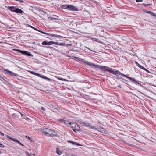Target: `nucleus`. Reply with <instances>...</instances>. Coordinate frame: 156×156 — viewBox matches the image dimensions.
Instances as JSON below:
<instances>
[{
  "label": "nucleus",
  "instance_id": "1",
  "mask_svg": "<svg viewBox=\"0 0 156 156\" xmlns=\"http://www.w3.org/2000/svg\"><path fill=\"white\" fill-rule=\"evenodd\" d=\"M84 63L89 66H94L95 68H98L101 70H104L105 71H107L110 73L116 75L117 77H115V78H117L123 80V79L122 78V76H123L129 79L133 83L138 84L142 86V85L138 83L139 81H137L134 79L127 76L126 75L122 74L118 70L115 69H113L111 68L105 66H101L95 65L91 62H84Z\"/></svg>",
  "mask_w": 156,
  "mask_h": 156
},
{
  "label": "nucleus",
  "instance_id": "2",
  "mask_svg": "<svg viewBox=\"0 0 156 156\" xmlns=\"http://www.w3.org/2000/svg\"><path fill=\"white\" fill-rule=\"evenodd\" d=\"M43 132L47 136H55L56 133L53 130L47 128L44 129Z\"/></svg>",
  "mask_w": 156,
  "mask_h": 156
},
{
  "label": "nucleus",
  "instance_id": "3",
  "mask_svg": "<svg viewBox=\"0 0 156 156\" xmlns=\"http://www.w3.org/2000/svg\"><path fill=\"white\" fill-rule=\"evenodd\" d=\"M8 9L11 11L17 13L22 14L24 13L23 11L15 6H8Z\"/></svg>",
  "mask_w": 156,
  "mask_h": 156
},
{
  "label": "nucleus",
  "instance_id": "4",
  "mask_svg": "<svg viewBox=\"0 0 156 156\" xmlns=\"http://www.w3.org/2000/svg\"><path fill=\"white\" fill-rule=\"evenodd\" d=\"M0 70L2 71L3 73H6L7 74L12 76H18L17 74L7 69H3L2 70L0 69Z\"/></svg>",
  "mask_w": 156,
  "mask_h": 156
},
{
  "label": "nucleus",
  "instance_id": "5",
  "mask_svg": "<svg viewBox=\"0 0 156 156\" xmlns=\"http://www.w3.org/2000/svg\"><path fill=\"white\" fill-rule=\"evenodd\" d=\"M13 50L15 51H16L18 52L21 53V54L26 55L28 56H33V55H32L30 52H28L26 51H22L20 49H14Z\"/></svg>",
  "mask_w": 156,
  "mask_h": 156
},
{
  "label": "nucleus",
  "instance_id": "6",
  "mask_svg": "<svg viewBox=\"0 0 156 156\" xmlns=\"http://www.w3.org/2000/svg\"><path fill=\"white\" fill-rule=\"evenodd\" d=\"M44 34L48 35L49 37H52L56 38H66L65 37L61 36L60 35L52 34H49L48 33H44Z\"/></svg>",
  "mask_w": 156,
  "mask_h": 156
},
{
  "label": "nucleus",
  "instance_id": "7",
  "mask_svg": "<svg viewBox=\"0 0 156 156\" xmlns=\"http://www.w3.org/2000/svg\"><path fill=\"white\" fill-rule=\"evenodd\" d=\"M34 75H35L37 76L40 77L44 79H45L47 80H48L49 81H51V80H52L51 79H50V78L44 76V75H41L40 74L38 73H35Z\"/></svg>",
  "mask_w": 156,
  "mask_h": 156
},
{
  "label": "nucleus",
  "instance_id": "8",
  "mask_svg": "<svg viewBox=\"0 0 156 156\" xmlns=\"http://www.w3.org/2000/svg\"><path fill=\"white\" fill-rule=\"evenodd\" d=\"M68 10H71L72 11H78L79 10L78 8L73 5H69L68 7Z\"/></svg>",
  "mask_w": 156,
  "mask_h": 156
},
{
  "label": "nucleus",
  "instance_id": "9",
  "mask_svg": "<svg viewBox=\"0 0 156 156\" xmlns=\"http://www.w3.org/2000/svg\"><path fill=\"white\" fill-rule=\"evenodd\" d=\"M84 126H85L86 127H88L90 129H96V128L94 126H92L91 125H90V124L86 122L85 121L83 124Z\"/></svg>",
  "mask_w": 156,
  "mask_h": 156
},
{
  "label": "nucleus",
  "instance_id": "10",
  "mask_svg": "<svg viewBox=\"0 0 156 156\" xmlns=\"http://www.w3.org/2000/svg\"><path fill=\"white\" fill-rule=\"evenodd\" d=\"M73 130L75 133L80 131V128L79 126L77 124L75 127L73 129Z\"/></svg>",
  "mask_w": 156,
  "mask_h": 156
},
{
  "label": "nucleus",
  "instance_id": "11",
  "mask_svg": "<svg viewBox=\"0 0 156 156\" xmlns=\"http://www.w3.org/2000/svg\"><path fill=\"white\" fill-rule=\"evenodd\" d=\"M74 58L76 59V60H78V61H79L82 62H83V63L84 64L86 65H87V64H85V63H84V62H88V61H83V59H82V58H80L79 57H74Z\"/></svg>",
  "mask_w": 156,
  "mask_h": 156
},
{
  "label": "nucleus",
  "instance_id": "12",
  "mask_svg": "<svg viewBox=\"0 0 156 156\" xmlns=\"http://www.w3.org/2000/svg\"><path fill=\"white\" fill-rule=\"evenodd\" d=\"M6 137L7 138L9 139L12 141H14L16 143H17V141L18 140L16 139L12 138L11 137L9 136L8 135H6Z\"/></svg>",
  "mask_w": 156,
  "mask_h": 156
},
{
  "label": "nucleus",
  "instance_id": "13",
  "mask_svg": "<svg viewBox=\"0 0 156 156\" xmlns=\"http://www.w3.org/2000/svg\"><path fill=\"white\" fill-rule=\"evenodd\" d=\"M76 124H77L74 122H71V123L70 125V126L71 127L72 129L75 127Z\"/></svg>",
  "mask_w": 156,
  "mask_h": 156
},
{
  "label": "nucleus",
  "instance_id": "14",
  "mask_svg": "<svg viewBox=\"0 0 156 156\" xmlns=\"http://www.w3.org/2000/svg\"><path fill=\"white\" fill-rule=\"evenodd\" d=\"M69 6V5L68 4L64 5L61 6V7L62 9H68Z\"/></svg>",
  "mask_w": 156,
  "mask_h": 156
},
{
  "label": "nucleus",
  "instance_id": "15",
  "mask_svg": "<svg viewBox=\"0 0 156 156\" xmlns=\"http://www.w3.org/2000/svg\"><path fill=\"white\" fill-rule=\"evenodd\" d=\"M56 151L57 154L59 155H60L62 153V152L60 150L59 148L58 147L56 148Z\"/></svg>",
  "mask_w": 156,
  "mask_h": 156
},
{
  "label": "nucleus",
  "instance_id": "16",
  "mask_svg": "<svg viewBox=\"0 0 156 156\" xmlns=\"http://www.w3.org/2000/svg\"><path fill=\"white\" fill-rule=\"evenodd\" d=\"M146 13H149L151 15L153 16L154 15V14L151 11H147V10H145L144 11Z\"/></svg>",
  "mask_w": 156,
  "mask_h": 156
},
{
  "label": "nucleus",
  "instance_id": "17",
  "mask_svg": "<svg viewBox=\"0 0 156 156\" xmlns=\"http://www.w3.org/2000/svg\"><path fill=\"white\" fill-rule=\"evenodd\" d=\"M135 63L136 65L141 69H144V67L140 65L136 61Z\"/></svg>",
  "mask_w": 156,
  "mask_h": 156
},
{
  "label": "nucleus",
  "instance_id": "18",
  "mask_svg": "<svg viewBox=\"0 0 156 156\" xmlns=\"http://www.w3.org/2000/svg\"><path fill=\"white\" fill-rule=\"evenodd\" d=\"M65 122H64V123L66 125H67L68 126H69L68 125H70L71 123V122H69V121L68 120H65Z\"/></svg>",
  "mask_w": 156,
  "mask_h": 156
},
{
  "label": "nucleus",
  "instance_id": "19",
  "mask_svg": "<svg viewBox=\"0 0 156 156\" xmlns=\"http://www.w3.org/2000/svg\"><path fill=\"white\" fill-rule=\"evenodd\" d=\"M94 41L96 42L99 43L101 44H103V43L100 40L98 39L95 38L94 39Z\"/></svg>",
  "mask_w": 156,
  "mask_h": 156
},
{
  "label": "nucleus",
  "instance_id": "20",
  "mask_svg": "<svg viewBox=\"0 0 156 156\" xmlns=\"http://www.w3.org/2000/svg\"><path fill=\"white\" fill-rule=\"evenodd\" d=\"M28 26L30 27H31V28H32L34 29V30H36L37 31H38V30L37 29V28H35L34 27L30 25H29L28 24Z\"/></svg>",
  "mask_w": 156,
  "mask_h": 156
},
{
  "label": "nucleus",
  "instance_id": "21",
  "mask_svg": "<svg viewBox=\"0 0 156 156\" xmlns=\"http://www.w3.org/2000/svg\"><path fill=\"white\" fill-rule=\"evenodd\" d=\"M85 121L82 120H80L78 121V122L81 125L83 124Z\"/></svg>",
  "mask_w": 156,
  "mask_h": 156
},
{
  "label": "nucleus",
  "instance_id": "22",
  "mask_svg": "<svg viewBox=\"0 0 156 156\" xmlns=\"http://www.w3.org/2000/svg\"><path fill=\"white\" fill-rule=\"evenodd\" d=\"M67 142L70 143L72 144L73 145H75L76 144V142H74L72 141L71 140H68L67 141Z\"/></svg>",
  "mask_w": 156,
  "mask_h": 156
},
{
  "label": "nucleus",
  "instance_id": "23",
  "mask_svg": "<svg viewBox=\"0 0 156 156\" xmlns=\"http://www.w3.org/2000/svg\"><path fill=\"white\" fill-rule=\"evenodd\" d=\"M42 44L43 45H48V42L46 41H44L42 42Z\"/></svg>",
  "mask_w": 156,
  "mask_h": 156
},
{
  "label": "nucleus",
  "instance_id": "24",
  "mask_svg": "<svg viewBox=\"0 0 156 156\" xmlns=\"http://www.w3.org/2000/svg\"><path fill=\"white\" fill-rule=\"evenodd\" d=\"M59 44V45L63 46H66V44H65V43H60Z\"/></svg>",
  "mask_w": 156,
  "mask_h": 156
},
{
  "label": "nucleus",
  "instance_id": "25",
  "mask_svg": "<svg viewBox=\"0 0 156 156\" xmlns=\"http://www.w3.org/2000/svg\"><path fill=\"white\" fill-rule=\"evenodd\" d=\"M0 78L3 80L4 81H5V78L3 76H2L0 75Z\"/></svg>",
  "mask_w": 156,
  "mask_h": 156
},
{
  "label": "nucleus",
  "instance_id": "26",
  "mask_svg": "<svg viewBox=\"0 0 156 156\" xmlns=\"http://www.w3.org/2000/svg\"><path fill=\"white\" fill-rule=\"evenodd\" d=\"M48 45H51L54 44L53 41H49L48 42Z\"/></svg>",
  "mask_w": 156,
  "mask_h": 156
},
{
  "label": "nucleus",
  "instance_id": "27",
  "mask_svg": "<svg viewBox=\"0 0 156 156\" xmlns=\"http://www.w3.org/2000/svg\"><path fill=\"white\" fill-rule=\"evenodd\" d=\"M143 5L145 6H151V4H143Z\"/></svg>",
  "mask_w": 156,
  "mask_h": 156
},
{
  "label": "nucleus",
  "instance_id": "28",
  "mask_svg": "<svg viewBox=\"0 0 156 156\" xmlns=\"http://www.w3.org/2000/svg\"><path fill=\"white\" fill-rule=\"evenodd\" d=\"M59 121L62 123H64V122H65V120L63 119H60Z\"/></svg>",
  "mask_w": 156,
  "mask_h": 156
},
{
  "label": "nucleus",
  "instance_id": "29",
  "mask_svg": "<svg viewBox=\"0 0 156 156\" xmlns=\"http://www.w3.org/2000/svg\"><path fill=\"white\" fill-rule=\"evenodd\" d=\"M26 137L28 139H29V140L32 141V138H31L29 136H26Z\"/></svg>",
  "mask_w": 156,
  "mask_h": 156
},
{
  "label": "nucleus",
  "instance_id": "30",
  "mask_svg": "<svg viewBox=\"0 0 156 156\" xmlns=\"http://www.w3.org/2000/svg\"><path fill=\"white\" fill-rule=\"evenodd\" d=\"M58 79L60 80H62V81H65V79H64L62 78H58Z\"/></svg>",
  "mask_w": 156,
  "mask_h": 156
},
{
  "label": "nucleus",
  "instance_id": "31",
  "mask_svg": "<svg viewBox=\"0 0 156 156\" xmlns=\"http://www.w3.org/2000/svg\"><path fill=\"white\" fill-rule=\"evenodd\" d=\"M144 69L146 71H147V73H150V71L149 70L147 69H146V68H144V69Z\"/></svg>",
  "mask_w": 156,
  "mask_h": 156
},
{
  "label": "nucleus",
  "instance_id": "32",
  "mask_svg": "<svg viewBox=\"0 0 156 156\" xmlns=\"http://www.w3.org/2000/svg\"><path fill=\"white\" fill-rule=\"evenodd\" d=\"M51 18L52 19V20H58V19L57 18H54V17H51Z\"/></svg>",
  "mask_w": 156,
  "mask_h": 156
},
{
  "label": "nucleus",
  "instance_id": "33",
  "mask_svg": "<svg viewBox=\"0 0 156 156\" xmlns=\"http://www.w3.org/2000/svg\"><path fill=\"white\" fill-rule=\"evenodd\" d=\"M4 145L0 143V147H4Z\"/></svg>",
  "mask_w": 156,
  "mask_h": 156
},
{
  "label": "nucleus",
  "instance_id": "34",
  "mask_svg": "<svg viewBox=\"0 0 156 156\" xmlns=\"http://www.w3.org/2000/svg\"><path fill=\"white\" fill-rule=\"evenodd\" d=\"M54 44H55V45H59V43H58V42H54Z\"/></svg>",
  "mask_w": 156,
  "mask_h": 156
},
{
  "label": "nucleus",
  "instance_id": "35",
  "mask_svg": "<svg viewBox=\"0 0 156 156\" xmlns=\"http://www.w3.org/2000/svg\"><path fill=\"white\" fill-rule=\"evenodd\" d=\"M136 2H142L143 0H136Z\"/></svg>",
  "mask_w": 156,
  "mask_h": 156
},
{
  "label": "nucleus",
  "instance_id": "36",
  "mask_svg": "<svg viewBox=\"0 0 156 156\" xmlns=\"http://www.w3.org/2000/svg\"><path fill=\"white\" fill-rule=\"evenodd\" d=\"M38 31H39V32H40L41 33H43V34H44V33H46L45 32H44L43 31H41L40 30H38Z\"/></svg>",
  "mask_w": 156,
  "mask_h": 156
},
{
  "label": "nucleus",
  "instance_id": "37",
  "mask_svg": "<svg viewBox=\"0 0 156 156\" xmlns=\"http://www.w3.org/2000/svg\"><path fill=\"white\" fill-rule=\"evenodd\" d=\"M100 131H102V132L103 133V131H104L105 130V129H104L103 128H101L100 129Z\"/></svg>",
  "mask_w": 156,
  "mask_h": 156
},
{
  "label": "nucleus",
  "instance_id": "38",
  "mask_svg": "<svg viewBox=\"0 0 156 156\" xmlns=\"http://www.w3.org/2000/svg\"><path fill=\"white\" fill-rule=\"evenodd\" d=\"M0 134L2 136H4V134L1 131H0Z\"/></svg>",
  "mask_w": 156,
  "mask_h": 156
},
{
  "label": "nucleus",
  "instance_id": "39",
  "mask_svg": "<svg viewBox=\"0 0 156 156\" xmlns=\"http://www.w3.org/2000/svg\"><path fill=\"white\" fill-rule=\"evenodd\" d=\"M66 46H71L72 45V44H66Z\"/></svg>",
  "mask_w": 156,
  "mask_h": 156
},
{
  "label": "nucleus",
  "instance_id": "40",
  "mask_svg": "<svg viewBox=\"0 0 156 156\" xmlns=\"http://www.w3.org/2000/svg\"><path fill=\"white\" fill-rule=\"evenodd\" d=\"M75 145H76L78 146H81V145L80 144L77 143L76 142V144H75Z\"/></svg>",
  "mask_w": 156,
  "mask_h": 156
},
{
  "label": "nucleus",
  "instance_id": "41",
  "mask_svg": "<svg viewBox=\"0 0 156 156\" xmlns=\"http://www.w3.org/2000/svg\"><path fill=\"white\" fill-rule=\"evenodd\" d=\"M41 109L44 111L45 110V109L44 108V107H41Z\"/></svg>",
  "mask_w": 156,
  "mask_h": 156
},
{
  "label": "nucleus",
  "instance_id": "42",
  "mask_svg": "<svg viewBox=\"0 0 156 156\" xmlns=\"http://www.w3.org/2000/svg\"><path fill=\"white\" fill-rule=\"evenodd\" d=\"M30 73H31L32 74L34 75L35 73L33 71H30Z\"/></svg>",
  "mask_w": 156,
  "mask_h": 156
},
{
  "label": "nucleus",
  "instance_id": "43",
  "mask_svg": "<svg viewBox=\"0 0 156 156\" xmlns=\"http://www.w3.org/2000/svg\"><path fill=\"white\" fill-rule=\"evenodd\" d=\"M41 11L42 12H43L45 14H47V12H46V11H43V10H41Z\"/></svg>",
  "mask_w": 156,
  "mask_h": 156
},
{
  "label": "nucleus",
  "instance_id": "44",
  "mask_svg": "<svg viewBox=\"0 0 156 156\" xmlns=\"http://www.w3.org/2000/svg\"><path fill=\"white\" fill-rule=\"evenodd\" d=\"M19 1L20 3H23L24 2L22 0H20Z\"/></svg>",
  "mask_w": 156,
  "mask_h": 156
},
{
  "label": "nucleus",
  "instance_id": "45",
  "mask_svg": "<svg viewBox=\"0 0 156 156\" xmlns=\"http://www.w3.org/2000/svg\"><path fill=\"white\" fill-rule=\"evenodd\" d=\"M17 143H18L20 144L21 143L20 142V141H19L18 140H17Z\"/></svg>",
  "mask_w": 156,
  "mask_h": 156
},
{
  "label": "nucleus",
  "instance_id": "46",
  "mask_svg": "<svg viewBox=\"0 0 156 156\" xmlns=\"http://www.w3.org/2000/svg\"><path fill=\"white\" fill-rule=\"evenodd\" d=\"M118 87H119L120 88H121V86L120 85H119V86H118Z\"/></svg>",
  "mask_w": 156,
  "mask_h": 156
},
{
  "label": "nucleus",
  "instance_id": "47",
  "mask_svg": "<svg viewBox=\"0 0 156 156\" xmlns=\"http://www.w3.org/2000/svg\"><path fill=\"white\" fill-rule=\"evenodd\" d=\"M20 145H21L22 146H24V145L23 144H22L21 143L20 144Z\"/></svg>",
  "mask_w": 156,
  "mask_h": 156
},
{
  "label": "nucleus",
  "instance_id": "48",
  "mask_svg": "<svg viewBox=\"0 0 156 156\" xmlns=\"http://www.w3.org/2000/svg\"><path fill=\"white\" fill-rule=\"evenodd\" d=\"M98 122L100 123V124H101V123L99 121H97Z\"/></svg>",
  "mask_w": 156,
  "mask_h": 156
},
{
  "label": "nucleus",
  "instance_id": "49",
  "mask_svg": "<svg viewBox=\"0 0 156 156\" xmlns=\"http://www.w3.org/2000/svg\"><path fill=\"white\" fill-rule=\"evenodd\" d=\"M71 156H77L76 155H72Z\"/></svg>",
  "mask_w": 156,
  "mask_h": 156
},
{
  "label": "nucleus",
  "instance_id": "50",
  "mask_svg": "<svg viewBox=\"0 0 156 156\" xmlns=\"http://www.w3.org/2000/svg\"><path fill=\"white\" fill-rule=\"evenodd\" d=\"M153 16H156V14H154V15H153Z\"/></svg>",
  "mask_w": 156,
  "mask_h": 156
},
{
  "label": "nucleus",
  "instance_id": "51",
  "mask_svg": "<svg viewBox=\"0 0 156 156\" xmlns=\"http://www.w3.org/2000/svg\"><path fill=\"white\" fill-rule=\"evenodd\" d=\"M28 156H32L31 155H30V154H29V155H28Z\"/></svg>",
  "mask_w": 156,
  "mask_h": 156
},
{
  "label": "nucleus",
  "instance_id": "52",
  "mask_svg": "<svg viewBox=\"0 0 156 156\" xmlns=\"http://www.w3.org/2000/svg\"><path fill=\"white\" fill-rule=\"evenodd\" d=\"M15 1H20V0H15Z\"/></svg>",
  "mask_w": 156,
  "mask_h": 156
},
{
  "label": "nucleus",
  "instance_id": "53",
  "mask_svg": "<svg viewBox=\"0 0 156 156\" xmlns=\"http://www.w3.org/2000/svg\"><path fill=\"white\" fill-rule=\"evenodd\" d=\"M21 114V116H22L23 115L22 114Z\"/></svg>",
  "mask_w": 156,
  "mask_h": 156
},
{
  "label": "nucleus",
  "instance_id": "54",
  "mask_svg": "<svg viewBox=\"0 0 156 156\" xmlns=\"http://www.w3.org/2000/svg\"><path fill=\"white\" fill-rule=\"evenodd\" d=\"M49 39H51V40H52V39H50V38H49Z\"/></svg>",
  "mask_w": 156,
  "mask_h": 156
},
{
  "label": "nucleus",
  "instance_id": "55",
  "mask_svg": "<svg viewBox=\"0 0 156 156\" xmlns=\"http://www.w3.org/2000/svg\"><path fill=\"white\" fill-rule=\"evenodd\" d=\"M87 48L88 49L90 50V49L89 48Z\"/></svg>",
  "mask_w": 156,
  "mask_h": 156
},
{
  "label": "nucleus",
  "instance_id": "56",
  "mask_svg": "<svg viewBox=\"0 0 156 156\" xmlns=\"http://www.w3.org/2000/svg\"><path fill=\"white\" fill-rule=\"evenodd\" d=\"M1 153V151H0V153Z\"/></svg>",
  "mask_w": 156,
  "mask_h": 156
}]
</instances>
